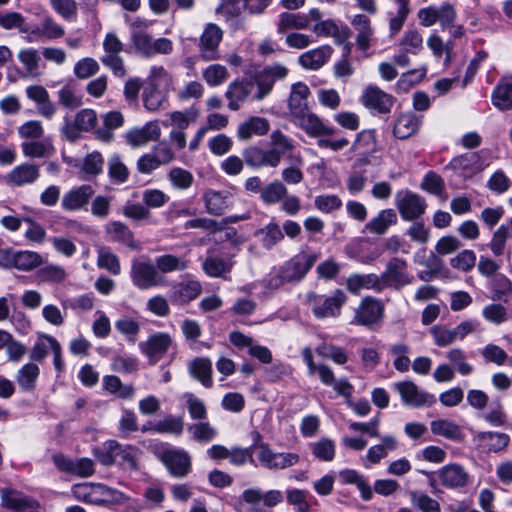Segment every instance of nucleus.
<instances>
[{
  "label": "nucleus",
  "mask_w": 512,
  "mask_h": 512,
  "mask_svg": "<svg viewBox=\"0 0 512 512\" xmlns=\"http://www.w3.org/2000/svg\"><path fill=\"white\" fill-rule=\"evenodd\" d=\"M129 23L130 42L134 51L144 58H152L155 55H169L173 51V42L168 38L153 39L148 30L152 24L151 21L136 18L131 20L126 18Z\"/></svg>",
  "instance_id": "f257e3e1"
},
{
  "label": "nucleus",
  "mask_w": 512,
  "mask_h": 512,
  "mask_svg": "<svg viewBox=\"0 0 512 512\" xmlns=\"http://www.w3.org/2000/svg\"><path fill=\"white\" fill-rule=\"evenodd\" d=\"M314 253L300 252L284 262L278 268L272 269L265 279L266 286L277 289L286 283L301 281L317 261Z\"/></svg>",
  "instance_id": "f03ea898"
},
{
  "label": "nucleus",
  "mask_w": 512,
  "mask_h": 512,
  "mask_svg": "<svg viewBox=\"0 0 512 512\" xmlns=\"http://www.w3.org/2000/svg\"><path fill=\"white\" fill-rule=\"evenodd\" d=\"M141 451L132 445H121L116 440L104 443L99 460L104 465L118 464L123 469L136 470Z\"/></svg>",
  "instance_id": "7ed1b4c3"
},
{
  "label": "nucleus",
  "mask_w": 512,
  "mask_h": 512,
  "mask_svg": "<svg viewBox=\"0 0 512 512\" xmlns=\"http://www.w3.org/2000/svg\"><path fill=\"white\" fill-rule=\"evenodd\" d=\"M131 281L140 290H148L164 284V276L148 258L134 259L130 271Z\"/></svg>",
  "instance_id": "20e7f679"
},
{
  "label": "nucleus",
  "mask_w": 512,
  "mask_h": 512,
  "mask_svg": "<svg viewBox=\"0 0 512 512\" xmlns=\"http://www.w3.org/2000/svg\"><path fill=\"white\" fill-rule=\"evenodd\" d=\"M241 499L251 506L249 512H273L271 509L283 502L284 494L278 489L251 487L242 492Z\"/></svg>",
  "instance_id": "39448f33"
},
{
  "label": "nucleus",
  "mask_w": 512,
  "mask_h": 512,
  "mask_svg": "<svg viewBox=\"0 0 512 512\" xmlns=\"http://www.w3.org/2000/svg\"><path fill=\"white\" fill-rule=\"evenodd\" d=\"M268 150L276 167L280 164L282 157H285L290 164L304 165V160L300 152H295L294 141L279 130L271 133Z\"/></svg>",
  "instance_id": "423d86ee"
},
{
  "label": "nucleus",
  "mask_w": 512,
  "mask_h": 512,
  "mask_svg": "<svg viewBox=\"0 0 512 512\" xmlns=\"http://www.w3.org/2000/svg\"><path fill=\"white\" fill-rule=\"evenodd\" d=\"M123 43L114 32H108L103 40L104 55L100 58L101 63L109 68L117 77H124L126 70L124 60L120 56L123 51Z\"/></svg>",
  "instance_id": "0eeeda50"
},
{
  "label": "nucleus",
  "mask_w": 512,
  "mask_h": 512,
  "mask_svg": "<svg viewBox=\"0 0 512 512\" xmlns=\"http://www.w3.org/2000/svg\"><path fill=\"white\" fill-rule=\"evenodd\" d=\"M159 459L166 467L170 475L175 478H184L191 472V456L186 450L182 448H166L160 452Z\"/></svg>",
  "instance_id": "6e6552de"
},
{
  "label": "nucleus",
  "mask_w": 512,
  "mask_h": 512,
  "mask_svg": "<svg viewBox=\"0 0 512 512\" xmlns=\"http://www.w3.org/2000/svg\"><path fill=\"white\" fill-rule=\"evenodd\" d=\"M288 74V69L281 64L266 66L258 72L252 81L255 83V94L253 100L260 101L266 97L278 80H283Z\"/></svg>",
  "instance_id": "1a4fd4ad"
},
{
  "label": "nucleus",
  "mask_w": 512,
  "mask_h": 512,
  "mask_svg": "<svg viewBox=\"0 0 512 512\" xmlns=\"http://www.w3.org/2000/svg\"><path fill=\"white\" fill-rule=\"evenodd\" d=\"M258 461L268 470H283L296 465L300 457L291 452H275L269 445L262 443L258 446Z\"/></svg>",
  "instance_id": "9d476101"
},
{
  "label": "nucleus",
  "mask_w": 512,
  "mask_h": 512,
  "mask_svg": "<svg viewBox=\"0 0 512 512\" xmlns=\"http://www.w3.org/2000/svg\"><path fill=\"white\" fill-rule=\"evenodd\" d=\"M345 302L346 296L341 290H336L330 296L315 295L312 312L318 319L336 317L340 314L341 307Z\"/></svg>",
  "instance_id": "9b49d317"
},
{
  "label": "nucleus",
  "mask_w": 512,
  "mask_h": 512,
  "mask_svg": "<svg viewBox=\"0 0 512 512\" xmlns=\"http://www.w3.org/2000/svg\"><path fill=\"white\" fill-rule=\"evenodd\" d=\"M223 32L216 24H208L204 29L199 43V53L204 61H214L220 58L219 44Z\"/></svg>",
  "instance_id": "f8f14e48"
},
{
  "label": "nucleus",
  "mask_w": 512,
  "mask_h": 512,
  "mask_svg": "<svg viewBox=\"0 0 512 512\" xmlns=\"http://www.w3.org/2000/svg\"><path fill=\"white\" fill-rule=\"evenodd\" d=\"M94 194L95 190L89 184L73 187L63 195L61 206L70 212L86 209Z\"/></svg>",
  "instance_id": "ddd939ff"
},
{
  "label": "nucleus",
  "mask_w": 512,
  "mask_h": 512,
  "mask_svg": "<svg viewBox=\"0 0 512 512\" xmlns=\"http://www.w3.org/2000/svg\"><path fill=\"white\" fill-rule=\"evenodd\" d=\"M253 94H255V83L252 79H243L230 83L225 93L228 99V108L233 111L238 110L246 100H253Z\"/></svg>",
  "instance_id": "4468645a"
},
{
  "label": "nucleus",
  "mask_w": 512,
  "mask_h": 512,
  "mask_svg": "<svg viewBox=\"0 0 512 512\" xmlns=\"http://www.w3.org/2000/svg\"><path fill=\"white\" fill-rule=\"evenodd\" d=\"M383 315L382 304L371 297H366L355 311V315L351 324L362 326H372L376 324Z\"/></svg>",
  "instance_id": "2eb2a0df"
},
{
  "label": "nucleus",
  "mask_w": 512,
  "mask_h": 512,
  "mask_svg": "<svg viewBox=\"0 0 512 512\" xmlns=\"http://www.w3.org/2000/svg\"><path fill=\"white\" fill-rule=\"evenodd\" d=\"M363 105L379 114L388 113L393 105V97L377 86H368L362 96Z\"/></svg>",
  "instance_id": "dca6fc26"
},
{
  "label": "nucleus",
  "mask_w": 512,
  "mask_h": 512,
  "mask_svg": "<svg viewBox=\"0 0 512 512\" xmlns=\"http://www.w3.org/2000/svg\"><path fill=\"white\" fill-rule=\"evenodd\" d=\"M40 177V167L33 163H22L15 166L6 175V182L9 185L23 187L34 184Z\"/></svg>",
  "instance_id": "f3484780"
},
{
  "label": "nucleus",
  "mask_w": 512,
  "mask_h": 512,
  "mask_svg": "<svg viewBox=\"0 0 512 512\" xmlns=\"http://www.w3.org/2000/svg\"><path fill=\"white\" fill-rule=\"evenodd\" d=\"M293 121L310 137H319L334 133V129L332 127L323 123L315 114L309 112L308 109L293 116Z\"/></svg>",
  "instance_id": "a211bd4d"
},
{
  "label": "nucleus",
  "mask_w": 512,
  "mask_h": 512,
  "mask_svg": "<svg viewBox=\"0 0 512 512\" xmlns=\"http://www.w3.org/2000/svg\"><path fill=\"white\" fill-rule=\"evenodd\" d=\"M203 200L206 211L214 216H221L233 204V195L226 190L208 189L204 192Z\"/></svg>",
  "instance_id": "6ab92c4d"
},
{
  "label": "nucleus",
  "mask_w": 512,
  "mask_h": 512,
  "mask_svg": "<svg viewBox=\"0 0 512 512\" xmlns=\"http://www.w3.org/2000/svg\"><path fill=\"white\" fill-rule=\"evenodd\" d=\"M172 344V338L168 333L157 332L151 335L148 340L140 344L143 353L156 363L162 358Z\"/></svg>",
  "instance_id": "aec40b11"
},
{
  "label": "nucleus",
  "mask_w": 512,
  "mask_h": 512,
  "mask_svg": "<svg viewBox=\"0 0 512 512\" xmlns=\"http://www.w3.org/2000/svg\"><path fill=\"white\" fill-rule=\"evenodd\" d=\"M161 135V129L157 121L147 122L140 128H134L126 132L127 144L132 147H141L150 141H156Z\"/></svg>",
  "instance_id": "412c9836"
},
{
  "label": "nucleus",
  "mask_w": 512,
  "mask_h": 512,
  "mask_svg": "<svg viewBox=\"0 0 512 512\" xmlns=\"http://www.w3.org/2000/svg\"><path fill=\"white\" fill-rule=\"evenodd\" d=\"M201 291L202 286L198 281H182L171 288L169 299L174 305H185L195 300Z\"/></svg>",
  "instance_id": "4be33fe9"
},
{
  "label": "nucleus",
  "mask_w": 512,
  "mask_h": 512,
  "mask_svg": "<svg viewBox=\"0 0 512 512\" xmlns=\"http://www.w3.org/2000/svg\"><path fill=\"white\" fill-rule=\"evenodd\" d=\"M0 497L1 505L13 511L22 512L37 507L35 500L17 490L2 488L0 490Z\"/></svg>",
  "instance_id": "5701e85b"
},
{
  "label": "nucleus",
  "mask_w": 512,
  "mask_h": 512,
  "mask_svg": "<svg viewBox=\"0 0 512 512\" xmlns=\"http://www.w3.org/2000/svg\"><path fill=\"white\" fill-rule=\"evenodd\" d=\"M351 25L357 31L356 44L358 48L362 51L368 50L374 35L369 17L364 14H356L351 19Z\"/></svg>",
  "instance_id": "b1692460"
},
{
  "label": "nucleus",
  "mask_w": 512,
  "mask_h": 512,
  "mask_svg": "<svg viewBox=\"0 0 512 512\" xmlns=\"http://www.w3.org/2000/svg\"><path fill=\"white\" fill-rule=\"evenodd\" d=\"M475 439L481 447L493 453L505 450L510 443V436L508 434L493 431L479 432Z\"/></svg>",
  "instance_id": "393cba45"
},
{
  "label": "nucleus",
  "mask_w": 512,
  "mask_h": 512,
  "mask_svg": "<svg viewBox=\"0 0 512 512\" xmlns=\"http://www.w3.org/2000/svg\"><path fill=\"white\" fill-rule=\"evenodd\" d=\"M367 166L368 161L365 159H358L353 164L352 171L346 181L350 194L357 195L364 190L368 180Z\"/></svg>",
  "instance_id": "a878e982"
},
{
  "label": "nucleus",
  "mask_w": 512,
  "mask_h": 512,
  "mask_svg": "<svg viewBox=\"0 0 512 512\" xmlns=\"http://www.w3.org/2000/svg\"><path fill=\"white\" fill-rule=\"evenodd\" d=\"M105 229L110 240L121 243L132 250L140 249V245L135 241L132 231L124 223L112 221L106 225Z\"/></svg>",
  "instance_id": "bb28decb"
},
{
  "label": "nucleus",
  "mask_w": 512,
  "mask_h": 512,
  "mask_svg": "<svg viewBox=\"0 0 512 512\" xmlns=\"http://www.w3.org/2000/svg\"><path fill=\"white\" fill-rule=\"evenodd\" d=\"M269 122L262 117H250L239 124L237 137L241 141L250 140L254 135H265L269 130Z\"/></svg>",
  "instance_id": "cd10ccee"
},
{
  "label": "nucleus",
  "mask_w": 512,
  "mask_h": 512,
  "mask_svg": "<svg viewBox=\"0 0 512 512\" xmlns=\"http://www.w3.org/2000/svg\"><path fill=\"white\" fill-rule=\"evenodd\" d=\"M242 156L245 163L254 169H260L263 167H276L268 149H263L258 146H250L243 150Z\"/></svg>",
  "instance_id": "c85d7f7f"
},
{
  "label": "nucleus",
  "mask_w": 512,
  "mask_h": 512,
  "mask_svg": "<svg viewBox=\"0 0 512 512\" xmlns=\"http://www.w3.org/2000/svg\"><path fill=\"white\" fill-rule=\"evenodd\" d=\"M397 223V214L393 209H383L365 225V230L376 235L385 234Z\"/></svg>",
  "instance_id": "c756f323"
},
{
  "label": "nucleus",
  "mask_w": 512,
  "mask_h": 512,
  "mask_svg": "<svg viewBox=\"0 0 512 512\" xmlns=\"http://www.w3.org/2000/svg\"><path fill=\"white\" fill-rule=\"evenodd\" d=\"M42 264V257L34 251H18L8 258V267L20 271H31Z\"/></svg>",
  "instance_id": "7c9ffc66"
},
{
  "label": "nucleus",
  "mask_w": 512,
  "mask_h": 512,
  "mask_svg": "<svg viewBox=\"0 0 512 512\" xmlns=\"http://www.w3.org/2000/svg\"><path fill=\"white\" fill-rule=\"evenodd\" d=\"M332 47L323 45L318 48L309 50L299 57V63L307 69L316 70L322 67L332 54Z\"/></svg>",
  "instance_id": "2f4dec72"
},
{
  "label": "nucleus",
  "mask_w": 512,
  "mask_h": 512,
  "mask_svg": "<svg viewBox=\"0 0 512 512\" xmlns=\"http://www.w3.org/2000/svg\"><path fill=\"white\" fill-rule=\"evenodd\" d=\"M431 432L448 440L459 442L464 438L459 425L449 419H437L430 423Z\"/></svg>",
  "instance_id": "473e14b6"
},
{
  "label": "nucleus",
  "mask_w": 512,
  "mask_h": 512,
  "mask_svg": "<svg viewBox=\"0 0 512 512\" xmlns=\"http://www.w3.org/2000/svg\"><path fill=\"white\" fill-rule=\"evenodd\" d=\"M254 235L259 239L262 247L266 250H271L284 239V234L280 226L275 222H270L256 230Z\"/></svg>",
  "instance_id": "72a5a7b5"
},
{
  "label": "nucleus",
  "mask_w": 512,
  "mask_h": 512,
  "mask_svg": "<svg viewBox=\"0 0 512 512\" xmlns=\"http://www.w3.org/2000/svg\"><path fill=\"white\" fill-rule=\"evenodd\" d=\"M309 93L308 86L302 82L292 85L288 100V107L292 117L308 109L306 99Z\"/></svg>",
  "instance_id": "f704fd0d"
},
{
  "label": "nucleus",
  "mask_w": 512,
  "mask_h": 512,
  "mask_svg": "<svg viewBox=\"0 0 512 512\" xmlns=\"http://www.w3.org/2000/svg\"><path fill=\"white\" fill-rule=\"evenodd\" d=\"M396 206L401 217L406 221H412L416 218V194L404 189L395 195Z\"/></svg>",
  "instance_id": "c9c22d12"
},
{
  "label": "nucleus",
  "mask_w": 512,
  "mask_h": 512,
  "mask_svg": "<svg viewBox=\"0 0 512 512\" xmlns=\"http://www.w3.org/2000/svg\"><path fill=\"white\" fill-rule=\"evenodd\" d=\"M440 476L442 484L451 488L463 487L468 481L467 472L458 464L443 467Z\"/></svg>",
  "instance_id": "e433bc0d"
},
{
  "label": "nucleus",
  "mask_w": 512,
  "mask_h": 512,
  "mask_svg": "<svg viewBox=\"0 0 512 512\" xmlns=\"http://www.w3.org/2000/svg\"><path fill=\"white\" fill-rule=\"evenodd\" d=\"M416 55V32L408 31L400 42V48L395 55V63L400 67L410 64L411 58Z\"/></svg>",
  "instance_id": "4c0bfd02"
},
{
  "label": "nucleus",
  "mask_w": 512,
  "mask_h": 512,
  "mask_svg": "<svg viewBox=\"0 0 512 512\" xmlns=\"http://www.w3.org/2000/svg\"><path fill=\"white\" fill-rule=\"evenodd\" d=\"M453 169L461 171L464 175L474 174L482 169L480 156L476 152H468L455 157L450 162Z\"/></svg>",
  "instance_id": "58836bf2"
},
{
  "label": "nucleus",
  "mask_w": 512,
  "mask_h": 512,
  "mask_svg": "<svg viewBox=\"0 0 512 512\" xmlns=\"http://www.w3.org/2000/svg\"><path fill=\"white\" fill-rule=\"evenodd\" d=\"M18 60L25 68V73L29 77H39L41 75L40 61L41 57L34 48H24L18 52Z\"/></svg>",
  "instance_id": "ea45409f"
},
{
  "label": "nucleus",
  "mask_w": 512,
  "mask_h": 512,
  "mask_svg": "<svg viewBox=\"0 0 512 512\" xmlns=\"http://www.w3.org/2000/svg\"><path fill=\"white\" fill-rule=\"evenodd\" d=\"M40 369L37 364L29 362L22 366L16 376V381L23 391H33L36 387Z\"/></svg>",
  "instance_id": "a19ab883"
},
{
  "label": "nucleus",
  "mask_w": 512,
  "mask_h": 512,
  "mask_svg": "<svg viewBox=\"0 0 512 512\" xmlns=\"http://www.w3.org/2000/svg\"><path fill=\"white\" fill-rule=\"evenodd\" d=\"M192 377L200 381L205 387L212 386V362L208 358H196L189 364Z\"/></svg>",
  "instance_id": "79ce46f5"
},
{
  "label": "nucleus",
  "mask_w": 512,
  "mask_h": 512,
  "mask_svg": "<svg viewBox=\"0 0 512 512\" xmlns=\"http://www.w3.org/2000/svg\"><path fill=\"white\" fill-rule=\"evenodd\" d=\"M347 289L353 294H359L362 289H374L380 286L376 274H352L346 282Z\"/></svg>",
  "instance_id": "37998d69"
},
{
  "label": "nucleus",
  "mask_w": 512,
  "mask_h": 512,
  "mask_svg": "<svg viewBox=\"0 0 512 512\" xmlns=\"http://www.w3.org/2000/svg\"><path fill=\"white\" fill-rule=\"evenodd\" d=\"M309 26L306 14L283 12L279 15L277 25L278 33H284L287 29H305Z\"/></svg>",
  "instance_id": "c03bdc74"
},
{
  "label": "nucleus",
  "mask_w": 512,
  "mask_h": 512,
  "mask_svg": "<svg viewBox=\"0 0 512 512\" xmlns=\"http://www.w3.org/2000/svg\"><path fill=\"white\" fill-rule=\"evenodd\" d=\"M492 103L500 110L512 109V83L501 80L492 93Z\"/></svg>",
  "instance_id": "a18cd8bd"
},
{
  "label": "nucleus",
  "mask_w": 512,
  "mask_h": 512,
  "mask_svg": "<svg viewBox=\"0 0 512 512\" xmlns=\"http://www.w3.org/2000/svg\"><path fill=\"white\" fill-rule=\"evenodd\" d=\"M108 176L115 184H122L128 180L129 170L118 154H113L107 161Z\"/></svg>",
  "instance_id": "49530a36"
},
{
  "label": "nucleus",
  "mask_w": 512,
  "mask_h": 512,
  "mask_svg": "<svg viewBox=\"0 0 512 512\" xmlns=\"http://www.w3.org/2000/svg\"><path fill=\"white\" fill-rule=\"evenodd\" d=\"M154 265L157 268L158 273L162 276L163 274L174 271H183L187 268L186 261L172 254H164L156 257Z\"/></svg>",
  "instance_id": "de8ad7c7"
},
{
  "label": "nucleus",
  "mask_w": 512,
  "mask_h": 512,
  "mask_svg": "<svg viewBox=\"0 0 512 512\" xmlns=\"http://www.w3.org/2000/svg\"><path fill=\"white\" fill-rule=\"evenodd\" d=\"M192 438L198 442L208 443L216 438L218 432L209 422L200 420L197 423L190 424L187 427Z\"/></svg>",
  "instance_id": "09e8293b"
},
{
  "label": "nucleus",
  "mask_w": 512,
  "mask_h": 512,
  "mask_svg": "<svg viewBox=\"0 0 512 512\" xmlns=\"http://www.w3.org/2000/svg\"><path fill=\"white\" fill-rule=\"evenodd\" d=\"M22 153L27 158H44L49 156L53 147L47 141H24L21 143Z\"/></svg>",
  "instance_id": "8fccbe9b"
},
{
  "label": "nucleus",
  "mask_w": 512,
  "mask_h": 512,
  "mask_svg": "<svg viewBox=\"0 0 512 512\" xmlns=\"http://www.w3.org/2000/svg\"><path fill=\"white\" fill-rule=\"evenodd\" d=\"M152 429L157 433H168L179 436L184 429L183 418L181 416L168 415L157 421Z\"/></svg>",
  "instance_id": "3c124183"
},
{
  "label": "nucleus",
  "mask_w": 512,
  "mask_h": 512,
  "mask_svg": "<svg viewBox=\"0 0 512 512\" xmlns=\"http://www.w3.org/2000/svg\"><path fill=\"white\" fill-rule=\"evenodd\" d=\"M97 264L100 268L108 270L113 275H118L121 272L118 256L108 247L99 248Z\"/></svg>",
  "instance_id": "603ef678"
},
{
  "label": "nucleus",
  "mask_w": 512,
  "mask_h": 512,
  "mask_svg": "<svg viewBox=\"0 0 512 512\" xmlns=\"http://www.w3.org/2000/svg\"><path fill=\"white\" fill-rule=\"evenodd\" d=\"M29 32L31 35H43L48 39H58L65 34L64 28L51 17L44 18L40 28L29 29Z\"/></svg>",
  "instance_id": "864d4df0"
},
{
  "label": "nucleus",
  "mask_w": 512,
  "mask_h": 512,
  "mask_svg": "<svg viewBox=\"0 0 512 512\" xmlns=\"http://www.w3.org/2000/svg\"><path fill=\"white\" fill-rule=\"evenodd\" d=\"M168 179L175 189L187 190L192 186L194 176L186 169L173 167L168 173Z\"/></svg>",
  "instance_id": "5fc2aeb1"
},
{
  "label": "nucleus",
  "mask_w": 512,
  "mask_h": 512,
  "mask_svg": "<svg viewBox=\"0 0 512 512\" xmlns=\"http://www.w3.org/2000/svg\"><path fill=\"white\" fill-rule=\"evenodd\" d=\"M202 76L209 86L216 87L224 83L227 80L229 74L225 66L220 64H212L203 70Z\"/></svg>",
  "instance_id": "6e6d98bb"
},
{
  "label": "nucleus",
  "mask_w": 512,
  "mask_h": 512,
  "mask_svg": "<svg viewBox=\"0 0 512 512\" xmlns=\"http://www.w3.org/2000/svg\"><path fill=\"white\" fill-rule=\"evenodd\" d=\"M313 455L325 462L332 461L335 456V442L329 438H322L310 444Z\"/></svg>",
  "instance_id": "4d7b16f0"
},
{
  "label": "nucleus",
  "mask_w": 512,
  "mask_h": 512,
  "mask_svg": "<svg viewBox=\"0 0 512 512\" xmlns=\"http://www.w3.org/2000/svg\"><path fill=\"white\" fill-rule=\"evenodd\" d=\"M421 264L425 266V269L418 274V277L423 281H430L440 273L443 261L431 251Z\"/></svg>",
  "instance_id": "13d9d810"
},
{
  "label": "nucleus",
  "mask_w": 512,
  "mask_h": 512,
  "mask_svg": "<svg viewBox=\"0 0 512 512\" xmlns=\"http://www.w3.org/2000/svg\"><path fill=\"white\" fill-rule=\"evenodd\" d=\"M416 131V120L413 115H400L394 125V135L399 139H406Z\"/></svg>",
  "instance_id": "bf43d9fd"
},
{
  "label": "nucleus",
  "mask_w": 512,
  "mask_h": 512,
  "mask_svg": "<svg viewBox=\"0 0 512 512\" xmlns=\"http://www.w3.org/2000/svg\"><path fill=\"white\" fill-rule=\"evenodd\" d=\"M166 101V95L161 88L146 86L143 92L144 107L149 111L158 110Z\"/></svg>",
  "instance_id": "052dcab7"
},
{
  "label": "nucleus",
  "mask_w": 512,
  "mask_h": 512,
  "mask_svg": "<svg viewBox=\"0 0 512 512\" xmlns=\"http://www.w3.org/2000/svg\"><path fill=\"white\" fill-rule=\"evenodd\" d=\"M204 272L210 277H221L231 270V265L217 256H210L202 264Z\"/></svg>",
  "instance_id": "680f3d73"
},
{
  "label": "nucleus",
  "mask_w": 512,
  "mask_h": 512,
  "mask_svg": "<svg viewBox=\"0 0 512 512\" xmlns=\"http://www.w3.org/2000/svg\"><path fill=\"white\" fill-rule=\"evenodd\" d=\"M287 194V188L280 181H274L268 184L261 191V199L266 204H275Z\"/></svg>",
  "instance_id": "e2e57ef3"
},
{
  "label": "nucleus",
  "mask_w": 512,
  "mask_h": 512,
  "mask_svg": "<svg viewBox=\"0 0 512 512\" xmlns=\"http://www.w3.org/2000/svg\"><path fill=\"white\" fill-rule=\"evenodd\" d=\"M183 398L186 402V407L190 417L193 420H205L207 417L206 405L200 398L192 393H185Z\"/></svg>",
  "instance_id": "0e129e2a"
},
{
  "label": "nucleus",
  "mask_w": 512,
  "mask_h": 512,
  "mask_svg": "<svg viewBox=\"0 0 512 512\" xmlns=\"http://www.w3.org/2000/svg\"><path fill=\"white\" fill-rule=\"evenodd\" d=\"M309 493L302 489L292 488L286 491V500L294 506L295 512H308L310 504L307 500Z\"/></svg>",
  "instance_id": "69168bd1"
},
{
  "label": "nucleus",
  "mask_w": 512,
  "mask_h": 512,
  "mask_svg": "<svg viewBox=\"0 0 512 512\" xmlns=\"http://www.w3.org/2000/svg\"><path fill=\"white\" fill-rule=\"evenodd\" d=\"M57 94L59 103L67 109L74 110L82 105L81 97L76 94V89L71 84L64 85Z\"/></svg>",
  "instance_id": "338daca9"
},
{
  "label": "nucleus",
  "mask_w": 512,
  "mask_h": 512,
  "mask_svg": "<svg viewBox=\"0 0 512 512\" xmlns=\"http://www.w3.org/2000/svg\"><path fill=\"white\" fill-rule=\"evenodd\" d=\"M100 70L98 62L91 57H85L76 62L73 72L78 79H88Z\"/></svg>",
  "instance_id": "774afa93"
}]
</instances>
